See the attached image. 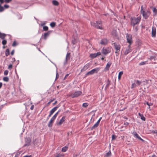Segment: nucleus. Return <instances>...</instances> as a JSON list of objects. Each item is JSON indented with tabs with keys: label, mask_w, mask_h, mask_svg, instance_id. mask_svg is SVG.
I'll list each match as a JSON object with an SVG mask.
<instances>
[{
	"label": "nucleus",
	"mask_w": 157,
	"mask_h": 157,
	"mask_svg": "<svg viewBox=\"0 0 157 157\" xmlns=\"http://www.w3.org/2000/svg\"><path fill=\"white\" fill-rule=\"evenodd\" d=\"M102 21H97L94 22H91V26L96 28L97 29H102L103 28L101 27Z\"/></svg>",
	"instance_id": "1"
},
{
	"label": "nucleus",
	"mask_w": 157,
	"mask_h": 157,
	"mask_svg": "<svg viewBox=\"0 0 157 157\" xmlns=\"http://www.w3.org/2000/svg\"><path fill=\"white\" fill-rule=\"evenodd\" d=\"M141 19V16H139L137 18L132 17L131 18V24L134 27L135 25L138 24L140 22Z\"/></svg>",
	"instance_id": "2"
},
{
	"label": "nucleus",
	"mask_w": 157,
	"mask_h": 157,
	"mask_svg": "<svg viewBox=\"0 0 157 157\" xmlns=\"http://www.w3.org/2000/svg\"><path fill=\"white\" fill-rule=\"evenodd\" d=\"M141 14L143 15V17L145 19H147L148 17L150 14V12L148 11H145L143 10V6H142L140 10Z\"/></svg>",
	"instance_id": "3"
},
{
	"label": "nucleus",
	"mask_w": 157,
	"mask_h": 157,
	"mask_svg": "<svg viewBox=\"0 0 157 157\" xmlns=\"http://www.w3.org/2000/svg\"><path fill=\"white\" fill-rule=\"evenodd\" d=\"M100 68L99 67H96L95 68L90 71L87 72L85 75V77H86L87 76L90 75H92L94 74V73H97L99 71Z\"/></svg>",
	"instance_id": "4"
},
{
	"label": "nucleus",
	"mask_w": 157,
	"mask_h": 157,
	"mask_svg": "<svg viewBox=\"0 0 157 157\" xmlns=\"http://www.w3.org/2000/svg\"><path fill=\"white\" fill-rule=\"evenodd\" d=\"M82 94L81 91H79L75 92L74 93H72L71 96L72 98H74L78 97V96Z\"/></svg>",
	"instance_id": "5"
},
{
	"label": "nucleus",
	"mask_w": 157,
	"mask_h": 157,
	"mask_svg": "<svg viewBox=\"0 0 157 157\" xmlns=\"http://www.w3.org/2000/svg\"><path fill=\"white\" fill-rule=\"evenodd\" d=\"M112 44H113L114 48L116 50L115 53H117L118 52V51H120L121 48L120 45L119 44L116 42Z\"/></svg>",
	"instance_id": "6"
},
{
	"label": "nucleus",
	"mask_w": 157,
	"mask_h": 157,
	"mask_svg": "<svg viewBox=\"0 0 157 157\" xmlns=\"http://www.w3.org/2000/svg\"><path fill=\"white\" fill-rule=\"evenodd\" d=\"M111 51L110 49L109 48H103L101 50L102 53L104 55H106L107 54L109 53Z\"/></svg>",
	"instance_id": "7"
},
{
	"label": "nucleus",
	"mask_w": 157,
	"mask_h": 157,
	"mask_svg": "<svg viewBox=\"0 0 157 157\" xmlns=\"http://www.w3.org/2000/svg\"><path fill=\"white\" fill-rule=\"evenodd\" d=\"M70 56L71 53L70 52L67 53L66 56L65 61L63 63L64 65H65L67 64V61L70 59Z\"/></svg>",
	"instance_id": "8"
},
{
	"label": "nucleus",
	"mask_w": 157,
	"mask_h": 157,
	"mask_svg": "<svg viewBox=\"0 0 157 157\" xmlns=\"http://www.w3.org/2000/svg\"><path fill=\"white\" fill-rule=\"evenodd\" d=\"M132 51V50L130 48V45H129L126 50L124 51V55H126L130 52Z\"/></svg>",
	"instance_id": "9"
},
{
	"label": "nucleus",
	"mask_w": 157,
	"mask_h": 157,
	"mask_svg": "<svg viewBox=\"0 0 157 157\" xmlns=\"http://www.w3.org/2000/svg\"><path fill=\"white\" fill-rule=\"evenodd\" d=\"M108 40L105 38L102 39L100 42V44L101 45H106L108 43Z\"/></svg>",
	"instance_id": "10"
},
{
	"label": "nucleus",
	"mask_w": 157,
	"mask_h": 157,
	"mask_svg": "<svg viewBox=\"0 0 157 157\" xmlns=\"http://www.w3.org/2000/svg\"><path fill=\"white\" fill-rule=\"evenodd\" d=\"M126 38L127 42L129 44V45H130L132 42L131 36L130 35H127L126 36Z\"/></svg>",
	"instance_id": "11"
},
{
	"label": "nucleus",
	"mask_w": 157,
	"mask_h": 157,
	"mask_svg": "<svg viewBox=\"0 0 157 157\" xmlns=\"http://www.w3.org/2000/svg\"><path fill=\"white\" fill-rule=\"evenodd\" d=\"M52 32L51 31H49L46 33H44L43 36V38L44 40H45L47 39V38L49 36L50 33Z\"/></svg>",
	"instance_id": "12"
},
{
	"label": "nucleus",
	"mask_w": 157,
	"mask_h": 157,
	"mask_svg": "<svg viewBox=\"0 0 157 157\" xmlns=\"http://www.w3.org/2000/svg\"><path fill=\"white\" fill-rule=\"evenodd\" d=\"M156 29L155 27H153L152 29V37H155L156 35Z\"/></svg>",
	"instance_id": "13"
},
{
	"label": "nucleus",
	"mask_w": 157,
	"mask_h": 157,
	"mask_svg": "<svg viewBox=\"0 0 157 157\" xmlns=\"http://www.w3.org/2000/svg\"><path fill=\"white\" fill-rule=\"evenodd\" d=\"M90 67L89 64H87L85 65L83 68L81 70V71H86L88 68Z\"/></svg>",
	"instance_id": "14"
},
{
	"label": "nucleus",
	"mask_w": 157,
	"mask_h": 157,
	"mask_svg": "<svg viewBox=\"0 0 157 157\" xmlns=\"http://www.w3.org/2000/svg\"><path fill=\"white\" fill-rule=\"evenodd\" d=\"M65 117L63 116L62 118L60 120L59 122L57 123L58 125H60L64 121Z\"/></svg>",
	"instance_id": "15"
},
{
	"label": "nucleus",
	"mask_w": 157,
	"mask_h": 157,
	"mask_svg": "<svg viewBox=\"0 0 157 157\" xmlns=\"http://www.w3.org/2000/svg\"><path fill=\"white\" fill-rule=\"evenodd\" d=\"M112 35L117 38H118V37L117 33L116 31L115 30H113L112 32Z\"/></svg>",
	"instance_id": "16"
},
{
	"label": "nucleus",
	"mask_w": 157,
	"mask_h": 157,
	"mask_svg": "<svg viewBox=\"0 0 157 157\" xmlns=\"http://www.w3.org/2000/svg\"><path fill=\"white\" fill-rule=\"evenodd\" d=\"M58 107V106L55 107L52 109H51L50 112V114L52 115L53 113L56 110Z\"/></svg>",
	"instance_id": "17"
},
{
	"label": "nucleus",
	"mask_w": 157,
	"mask_h": 157,
	"mask_svg": "<svg viewBox=\"0 0 157 157\" xmlns=\"http://www.w3.org/2000/svg\"><path fill=\"white\" fill-rule=\"evenodd\" d=\"M111 65V62H109L107 64L105 68V69L106 70H108L109 67Z\"/></svg>",
	"instance_id": "18"
},
{
	"label": "nucleus",
	"mask_w": 157,
	"mask_h": 157,
	"mask_svg": "<svg viewBox=\"0 0 157 157\" xmlns=\"http://www.w3.org/2000/svg\"><path fill=\"white\" fill-rule=\"evenodd\" d=\"M30 140L27 139L25 141V144L24 145V147L29 146L30 145Z\"/></svg>",
	"instance_id": "19"
},
{
	"label": "nucleus",
	"mask_w": 157,
	"mask_h": 157,
	"mask_svg": "<svg viewBox=\"0 0 157 157\" xmlns=\"http://www.w3.org/2000/svg\"><path fill=\"white\" fill-rule=\"evenodd\" d=\"M111 156V153L110 151H109L105 154L104 156L105 157H110Z\"/></svg>",
	"instance_id": "20"
},
{
	"label": "nucleus",
	"mask_w": 157,
	"mask_h": 157,
	"mask_svg": "<svg viewBox=\"0 0 157 157\" xmlns=\"http://www.w3.org/2000/svg\"><path fill=\"white\" fill-rule=\"evenodd\" d=\"M99 124H98L97 123H95L94 125L90 128L91 130H93L95 128H97L98 125Z\"/></svg>",
	"instance_id": "21"
},
{
	"label": "nucleus",
	"mask_w": 157,
	"mask_h": 157,
	"mask_svg": "<svg viewBox=\"0 0 157 157\" xmlns=\"http://www.w3.org/2000/svg\"><path fill=\"white\" fill-rule=\"evenodd\" d=\"M133 136L136 138L138 139L139 137V136L137 132H133L132 133Z\"/></svg>",
	"instance_id": "22"
},
{
	"label": "nucleus",
	"mask_w": 157,
	"mask_h": 157,
	"mask_svg": "<svg viewBox=\"0 0 157 157\" xmlns=\"http://www.w3.org/2000/svg\"><path fill=\"white\" fill-rule=\"evenodd\" d=\"M52 4L56 6H57L59 5L58 2L56 0H53L52 2Z\"/></svg>",
	"instance_id": "23"
},
{
	"label": "nucleus",
	"mask_w": 157,
	"mask_h": 157,
	"mask_svg": "<svg viewBox=\"0 0 157 157\" xmlns=\"http://www.w3.org/2000/svg\"><path fill=\"white\" fill-rule=\"evenodd\" d=\"M54 121L52 120H50L48 122V127H51L52 126L53 123V122Z\"/></svg>",
	"instance_id": "24"
},
{
	"label": "nucleus",
	"mask_w": 157,
	"mask_h": 157,
	"mask_svg": "<svg viewBox=\"0 0 157 157\" xmlns=\"http://www.w3.org/2000/svg\"><path fill=\"white\" fill-rule=\"evenodd\" d=\"M58 114V112H57L52 117V118H51V120H53V121H54V120L55 119L56 117H57Z\"/></svg>",
	"instance_id": "25"
},
{
	"label": "nucleus",
	"mask_w": 157,
	"mask_h": 157,
	"mask_svg": "<svg viewBox=\"0 0 157 157\" xmlns=\"http://www.w3.org/2000/svg\"><path fill=\"white\" fill-rule=\"evenodd\" d=\"M6 36V35L4 33H2L0 32V38L2 39H4Z\"/></svg>",
	"instance_id": "26"
},
{
	"label": "nucleus",
	"mask_w": 157,
	"mask_h": 157,
	"mask_svg": "<svg viewBox=\"0 0 157 157\" xmlns=\"http://www.w3.org/2000/svg\"><path fill=\"white\" fill-rule=\"evenodd\" d=\"M67 147L66 146H65L63 147L62 148L61 151L63 152H65L67 150Z\"/></svg>",
	"instance_id": "27"
},
{
	"label": "nucleus",
	"mask_w": 157,
	"mask_h": 157,
	"mask_svg": "<svg viewBox=\"0 0 157 157\" xmlns=\"http://www.w3.org/2000/svg\"><path fill=\"white\" fill-rule=\"evenodd\" d=\"M123 74V72L122 71H120L119 72L118 75V79L119 80L121 79V76Z\"/></svg>",
	"instance_id": "28"
},
{
	"label": "nucleus",
	"mask_w": 157,
	"mask_h": 157,
	"mask_svg": "<svg viewBox=\"0 0 157 157\" xmlns=\"http://www.w3.org/2000/svg\"><path fill=\"white\" fill-rule=\"evenodd\" d=\"M10 54L9 50V49H6L5 52V55L6 56H8Z\"/></svg>",
	"instance_id": "29"
},
{
	"label": "nucleus",
	"mask_w": 157,
	"mask_h": 157,
	"mask_svg": "<svg viewBox=\"0 0 157 157\" xmlns=\"http://www.w3.org/2000/svg\"><path fill=\"white\" fill-rule=\"evenodd\" d=\"M3 80L4 81L8 82L9 80V78L7 77H5L3 78Z\"/></svg>",
	"instance_id": "30"
},
{
	"label": "nucleus",
	"mask_w": 157,
	"mask_h": 157,
	"mask_svg": "<svg viewBox=\"0 0 157 157\" xmlns=\"http://www.w3.org/2000/svg\"><path fill=\"white\" fill-rule=\"evenodd\" d=\"M90 56L91 58H95L97 56V55L96 53H94L90 54Z\"/></svg>",
	"instance_id": "31"
},
{
	"label": "nucleus",
	"mask_w": 157,
	"mask_h": 157,
	"mask_svg": "<svg viewBox=\"0 0 157 157\" xmlns=\"http://www.w3.org/2000/svg\"><path fill=\"white\" fill-rule=\"evenodd\" d=\"M56 23L54 22H52L50 24V25L52 27H54L55 26Z\"/></svg>",
	"instance_id": "32"
},
{
	"label": "nucleus",
	"mask_w": 157,
	"mask_h": 157,
	"mask_svg": "<svg viewBox=\"0 0 157 157\" xmlns=\"http://www.w3.org/2000/svg\"><path fill=\"white\" fill-rule=\"evenodd\" d=\"M153 12L155 13V15L157 14V10L155 8H153Z\"/></svg>",
	"instance_id": "33"
},
{
	"label": "nucleus",
	"mask_w": 157,
	"mask_h": 157,
	"mask_svg": "<svg viewBox=\"0 0 157 157\" xmlns=\"http://www.w3.org/2000/svg\"><path fill=\"white\" fill-rule=\"evenodd\" d=\"M48 26H44L43 27V30L44 31H47L48 30Z\"/></svg>",
	"instance_id": "34"
},
{
	"label": "nucleus",
	"mask_w": 157,
	"mask_h": 157,
	"mask_svg": "<svg viewBox=\"0 0 157 157\" xmlns=\"http://www.w3.org/2000/svg\"><path fill=\"white\" fill-rule=\"evenodd\" d=\"M116 137L117 136L116 135H113L112 136V140H115Z\"/></svg>",
	"instance_id": "35"
},
{
	"label": "nucleus",
	"mask_w": 157,
	"mask_h": 157,
	"mask_svg": "<svg viewBox=\"0 0 157 157\" xmlns=\"http://www.w3.org/2000/svg\"><path fill=\"white\" fill-rule=\"evenodd\" d=\"M7 43V41L6 40H3L2 41V44L3 45H5Z\"/></svg>",
	"instance_id": "36"
},
{
	"label": "nucleus",
	"mask_w": 157,
	"mask_h": 157,
	"mask_svg": "<svg viewBox=\"0 0 157 157\" xmlns=\"http://www.w3.org/2000/svg\"><path fill=\"white\" fill-rule=\"evenodd\" d=\"M4 10V8L2 6H1L0 5V12H2Z\"/></svg>",
	"instance_id": "37"
},
{
	"label": "nucleus",
	"mask_w": 157,
	"mask_h": 157,
	"mask_svg": "<svg viewBox=\"0 0 157 157\" xmlns=\"http://www.w3.org/2000/svg\"><path fill=\"white\" fill-rule=\"evenodd\" d=\"M88 106V104L86 103H83L82 104V106L85 107H86Z\"/></svg>",
	"instance_id": "38"
},
{
	"label": "nucleus",
	"mask_w": 157,
	"mask_h": 157,
	"mask_svg": "<svg viewBox=\"0 0 157 157\" xmlns=\"http://www.w3.org/2000/svg\"><path fill=\"white\" fill-rule=\"evenodd\" d=\"M8 71L7 70H5L4 72V75H8Z\"/></svg>",
	"instance_id": "39"
},
{
	"label": "nucleus",
	"mask_w": 157,
	"mask_h": 157,
	"mask_svg": "<svg viewBox=\"0 0 157 157\" xmlns=\"http://www.w3.org/2000/svg\"><path fill=\"white\" fill-rule=\"evenodd\" d=\"M109 81H107L106 82V85L105 86V87L107 88L108 87L109 85Z\"/></svg>",
	"instance_id": "40"
},
{
	"label": "nucleus",
	"mask_w": 157,
	"mask_h": 157,
	"mask_svg": "<svg viewBox=\"0 0 157 157\" xmlns=\"http://www.w3.org/2000/svg\"><path fill=\"white\" fill-rule=\"evenodd\" d=\"M136 83H137L138 85H139L142 83V82L140 81L137 80L136 81Z\"/></svg>",
	"instance_id": "41"
},
{
	"label": "nucleus",
	"mask_w": 157,
	"mask_h": 157,
	"mask_svg": "<svg viewBox=\"0 0 157 157\" xmlns=\"http://www.w3.org/2000/svg\"><path fill=\"white\" fill-rule=\"evenodd\" d=\"M138 140L141 141L143 142H144L145 141V140H144L142 139L140 136H139V137H138Z\"/></svg>",
	"instance_id": "42"
},
{
	"label": "nucleus",
	"mask_w": 157,
	"mask_h": 157,
	"mask_svg": "<svg viewBox=\"0 0 157 157\" xmlns=\"http://www.w3.org/2000/svg\"><path fill=\"white\" fill-rule=\"evenodd\" d=\"M141 119L142 120H143V121H145V117L143 116V115L142 116H141Z\"/></svg>",
	"instance_id": "43"
},
{
	"label": "nucleus",
	"mask_w": 157,
	"mask_h": 157,
	"mask_svg": "<svg viewBox=\"0 0 157 157\" xmlns=\"http://www.w3.org/2000/svg\"><path fill=\"white\" fill-rule=\"evenodd\" d=\"M12 1V0H5L4 2L6 3H8L11 2Z\"/></svg>",
	"instance_id": "44"
},
{
	"label": "nucleus",
	"mask_w": 157,
	"mask_h": 157,
	"mask_svg": "<svg viewBox=\"0 0 157 157\" xmlns=\"http://www.w3.org/2000/svg\"><path fill=\"white\" fill-rule=\"evenodd\" d=\"M17 45V44L16 41H14L12 44V46H13L14 47V46H16Z\"/></svg>",
	"instance_id": "45"
},
{
	"label": "nucleus",
	"mask_w": 157,
	"mask_h": 157,
	"mask_svg": "<svg viewBox=\"0 0 157 157\" xmlns=\"http://www.w3.org/2000/svg\"><path fill=\"white\" fill-rule=\"evenodd\" d=\"M146 104L149 106L152 105V103H149L148 102H147L146 103Z\"/></svg>",
	"instance_id": "46"
},
{
	"label": "nucleus",
	"mask_w": 157,
	"mask_h": 157,
	"mask_svg": "<svg viewBox=\"0 0 157 157\" xmlns=\"http://www.w3.org/2000/svg\"><path fill=\"white\" fill-rule=\"evenodd\" d=\"M13 66L11 64H10L8 67V69H10L12 68Z\"/></svg>",
	"instance_id": "47"
},
{
	"label": "nucleus",
	"mask_w": 157,
	"mask_h": 157,
	"mask_svg": "<svg viewBox=\"0 0 157 157\" xmlns=\"http://www.w3.org/2000/svg\"><path fill=\"white\" fill-rule=\"evenodd\" d=\"M143 82H144V85H146L148 83V81L147 80L144 81Z\"/></svg>",
	"instance_id": "48"
},
{
	"label": "nucleus",
	"mask_w": 157,
	"mask_h": 157,
	"mask_svg": "<svg viewBox=\"0 0 157 157\" xmlns=\"http://www.w3.org/2000/svg\"><path fill=\"white\" fill-rule=\"evenodd\" d=\"M129 124V123L127 122H124V124L126 126H128Z\"/></svg>",
	"instance_id": "49"
},
{
	"label": "nucleus",
	"mask_w": 157,
	"mask_h": 157,
	"mask_svg": "<svg viewBox=\"0 0 157 157\" xmlns=\"http://www.w3.org/2000/svg\"><path fill=\"white\" fill-rule=\"evenodd\" d=\"M145 63L144 62H141V63H140V64H139V65H144V64H145Z\"/></svg>",
	"instance_id": "50"
},
{
	"label": "nucleus",
	"mask_w": 157,
	"mask_h": 157,
	"mask_svg": "<svg viewBox=\"0 0 157 157\" xmlns=\"http://www.w3.org/2000/svg\"><path fill=\"white\" fill-rule=\"evenodd\" d=\"M61 156V155L60 154H57L55 156V157H60Z\"/></svg>",
	"instance_id": "51"
},
{
	"label": "nucleus",
	"mask_w": 157,
	"mask_h": 157,
	"mask_svg": "<svg viewBox=\"0 0 157 157\" xmlns=\"http://www.w3.org/2000/svg\"><path fill=\"white\" fill-rule=\"evenodd\" d=\"M4 7L6 8H8L9 7V6L8 5H5L4 6Z\"/></svg>",
	"instance_id": "52"
},
{
	"label": "nucleus",
	"mask_w": 157,
	"mask_h": 157,
	"mask_svg": "<svg viewBox=\"0 0 157 157\" xmlns=\"http://www.w3.org/2000/svg\"><path fill=\"white\" fill-rule=\"evenodd\" d=\"M97 56H98L100 55L101 54V53L100 52H98L97 53H96Z\"/></svg>",
	"instance_id": "53"
},
{
	"label": "nucleus",
	"mask_w": 157,
	"mask_h": 157,
	"mask_svg": "<svg viewBox=\"0 0 157 157\" xmlns=\"http://www.w3.org/2000/svg\"><path fill=\"white\" fill-rule=\"evenodd\" d=\"M72 43L73 44H75L76 43V41L75 40H72Z\"/></svg>",
	"instance_id": "54"
},
{
	"label": "nucleus",
	"mask_w": 157,
	"mask_h": 157,
	"mask_svg": "<svg viewBox=\"0 0 157 157\" xmlns=\"http://www.w3.org/2000/svg\"><path fill=\"white\" fill-rule=\"evenodd\" d=\"M152 132L153 133H156L157 134V131L156 130L155 131L154 130L152 131Z\"/></svg>",
	"instance_id": "55"
},
{
	"label": "nucleus",
	"mask_w": 157,
	"mask_h": 157,
	"mask_svg": "<svg viewBox=\"0 0 157 157\" xmlns=\"http://www.w3.org/2000/svg\"><path fill=\"white\" fill-rule=\"evenodd\" d=\"M14 53V50H13L11 52V55H13Z\"/></svg>",
	"instance_id": "56"
},
{
	"label": "nucleus",
	"mask_w": 157,
	"mask_h": 157,
	"mask_svg": "<svg viewBox=\"0 0 157 157\" xmlns=\"http://www.w3.org/2000/svg\"><path fill=\"white\" fill-rule=\"evenodd\" d=\"M4 2V0H0V2L1 4L3 3V2Z\"/></svg>",
	"instance_id": "57"
},
{
	"label": "nucleus",
	"mask_w": 157,
	"mask_h": 157,
	"mask_svg": "<svg viewBox=\"0 0 157 157\" xmlns=\"http://www.w3.org/2000/svg\"><path fill=\"white\" fill-rule=\"evenodd\" d=\"M59 77V76L58 75V74L57 73L56 74V79H57Z\"/></svg>",
	"instance_id": "58"
},
{
	"label": "nucleus",
	"mask_w": 157,
	"mask_h": 157,
	"mask_svg": "<svg viewBox=\"0 0 157 157\" xmlns=\"http://www.w3.org/2000/svg\"><path fill=\"white\" fill-rule=\"evenodd\" d=\"M34 108V106L33 105H32L30 108V109L32 110H33Z\"/></svg>",
	"instance_id": "59"
},
{
	"label": "nucleus",
	"mask_w": 157,
	"mask_h": 157,
	"mask_svg": "<svg viewBox=\"0 0 157 157\" xmlns=\"http://www.w3.org/2000/svg\"><path fill=\"white\" fill-rule=\"evenodd\" d=\"M68 75L69 74H68L66 75L64 78V79H65V78H66L68 76Z\"/></svg>",
	"instance_id": "60"
},
{
	"label": "nucleus",
	"mask_w": 157,
	"mask_h": 157,
	"mask_svg": "<svg viewBox=\"0 0 157 157\" xmlns=\"http://www.w3.org/2000/svg\"><path fill=\"white\" fill-rule=\"evenodd\" d=\"M52 115L51 114H50V113H49V115L48 116L47 118V120H48L49 118L51 117V116Z\"/></svg>",
	"instance_id": "61"
},
{
	"label": "nucleus",
	"mask_w": 157,
	"mask_h": 157,
	"mask_svg": "<svg viewBox=\"0 0 157 157\" xmlns=\"http://www.w3.org/2000/svg\"><path fill=\"white\" fill-rule=\"evenodd\" d=\"M32 157V156L30 155H25L24 156H23V157Z\"/></svg>",
	"instance_id": "62"
},
{
	"label": "nucleus",
	"mask_w": 157,
	"mask_h": 157,
	"mask_svg": "<svg viewBox=\"0 0 157 157\" xmlns=\"http://www.w3.org/2000/svg\"><path fill=\"white\" fill-rule=\"evenodd\" d=\"M3 105H2L0 106V110L2 109L3 108Z\"/></svg>",
	"instance_id": "63"
},
{
	"label": "nucleus",
	"mask_w": 157,
	"mask_h": 157,
	"mask_svg": "<svg viewBox=\"0 0 157 157\" xmlns=\"http://www.w3.org/2000/svg\"><path fill=\"white\" fill-rule=\"evenodd\" d=\"M138 115H139V116H140V117H141V116H142L143 115L141 114L140 113H138Z\"/></svg>",
	"instance_id": "64"
}]
</instances>
